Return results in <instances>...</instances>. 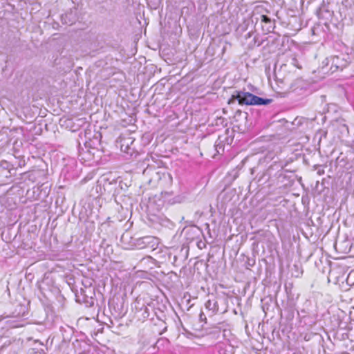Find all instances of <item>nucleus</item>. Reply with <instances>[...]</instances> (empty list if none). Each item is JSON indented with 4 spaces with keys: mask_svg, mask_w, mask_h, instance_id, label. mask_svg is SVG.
<instances>
[{
    "mask_svg": "<svg viewBox=\"0 0 354 354\" xmlns=\"http://www.w3.org/2000/svg\"><path fill=\"white\" fill-rule=\"evenodd\" d=\"M199 318H200L201 321L206 320V317L203 313H201V314L199 315Z\"/></svg>",
    "mask_w": 354,
    "mask_h": 354,
    "instance_id": "obj_14",
    "label": "nucleus"
},
{
    "mask_svg": "<svg viewBox=\"0 0 354 354\" xmlns=\"http://www.w3.org/2000/svg\"><path fill=\"white\" fill-rule=\"evenodd\" d=\"M215 147H216V148L218 147V149H221V148H223V145H220V144H219V145H215Z\"/></svg>",
    "mask_w": 354,
    "mask_h": 354,
    "instance_id": "obj_17",
    "label": "nucleus"
},
{
    "mask_svg": "<svg viewBox=\"0 0 354 354\" xmlns=\"http://www.w3.org/2000/svg\"><path fill=\"white\" fill-rule=\"evenodd\" d=\"M100 145V141L95 138L93 140H90L89 142H86L85 146L86 148H91L93 149H97L98 151V146Z\"/></svg>",
    "mask_w": 354,
    "mask_h": 354,
    "instance_id": "obj_9",
    "label": "nucleus"
},
{
    "mask_svg": "<svg viewBox=\"0 0 354 354\" xmlns=\"http://www.w3.org/2000/svg\"><path fill=\"white\" fill-rule=\"evenodd\" d=\"M62 20L64 24L72 25L73 23H75L76 19L75 17V15H73V12L71 11L70 12L66 13L64 16H62Z\"/></svg>",
    "mask_w": 354,
    "mask_h": 354,
    "instance_id": "obj_7",
    "label": "nucleus"
},
{
    "mask_svg": "<svg viewBox=\"0 0 354 354\" xmlns=\"http://www.w3.org/2000/svg\"><path fill=\"white\" fill-rule=\"evenodd\" d=\"M237 100L239 104L246 105H267L272 102V99H265L253 95L249 92L236 91V95H233L231 100Z\"/></svg>",
    "mask_w": 354,
    "mask_h": 354,
    "instance_id": "obj_2",
    "label": "nucleus"
},
{
    "mask_svg": "<svg viewBox=\"0 0 354 354\" xmlns=\"http://www.w3.org/2000/svg\"><path fill=\"white\" fill-rule=\"evenodd\" d=\"M261 25L263 32L265 34H268L274 30L275 28V21L272 20L267 15H261Z\"/></svg>",
    "mask_w": 354,
    "mask_h": 354,
    "instance_id": "obj_5",
    "label": "nucleus"
},
{
    "mask_svg": "<svg viewBox=\"0 0 354 354\" xmlns=\"http://www.w3.org/2000/svg\"><path fill=\"white\" fill-rule=\"evenodd\" d=\"M318 174H319V175H321V174H324V170H322V171H320V170H319V171H318Z\"/></svg>",
    "mask_w": 354,
    "mask_h": 354,
    "instance_id": "obj_22",
    "label": "nucleus"
},
{
    "mask_svg": "<svg viewBox=\"0 0 354 354\" xmlns=\"http://www.w3.org/2000/svg\"><path fill=\"white\" fill-rule=\"evenodd\" d=\"M141 240L142 243L151 244V246H153L157 242L156 239L153 236H145Z\"/></svg>",
    "mask_w": 354,
    "mask_h": 354,
    "instance_id": "obj_10",
    "label": "nucleus"
},
{
    "mask_svg": "<svg viewBox=\"0 0 354 354\" xmlns=\"http://www.w3.org/2000/svg\"><path fill=\"white\" fill-rule=\"evenodd\" d=\"M290 91L298 95H306L310 92V84L306 80L297 78L291 83Z\"/></svg>",
    "mask_w": 354,
    "mask_h": 354,
    "instance_id": "obj_4",
    "label": "nucleus"
},
{
    "mask_svg": "<svg viewBox=\"0 0 354 354\" xmlns=\"http://www.w3.org/2000/svg\"><path fill=\"white\" fill-rule=\"evenodd\" d=\"M8 354H17L15 351H10Z\"/></svg>",
    "mask_w": 354,
    "mask_h": 354,
    "instance_id": "obj_21",
    "label": "nucleus"
},
{
    "mask_svg": "<svg viewBox=\"0 0 354 354\" xmlns=\"http://www.w3.org/2000/svg\"><path fill=\"white\" fill-rule=\"evenodd\" d=\"M205 308L214 315L218 310V305L215 300H207L205 304Z\"/></svg>",
    "mask_w": 354,
    "mask_h": 354,
    "instance_id": "obj_6",
    "label": "nucleus"
},
{
    "mask_svg": "<svg viewBox=\"0 0 354 354\" xmlns=\"http://www.w3.org/2000/svg\"><path fill=\"white\" fill-rule=\"evenodd\" d=\"M252 35V32H249L246 35H245V38H248V37H250Z\"/></svg>",
    "mask_w": 354,
    "mask_h": 354,
    "instance_id": "obj_15",
    "label": "nucleus"
},
{
    "mask_svg": "<svg viewBox=\"0 0 354 354\" xmlns=\"http://www.w3.org/2000/svg\"><path fill=\"white\" fill-rule=\"evenodd\" d=\"M6 165L8 164V162L6 161H3V162L2 161L1 165V166H6Z\"/></svg>",
    "mask_w": 354,
    "mask_h": 354,
    "instance_id": "obj_20",
    "label": "nucleus"
},
{
    "mask_svg": "<svg viewBox=\"0 0 354 354\" xmlns=\"http://www.w3.org/2000/svg\"><path fill=\"white\" fill-rule=\"evenodd\" d=\"M335 124L341 127L342 131H346L348 133V126L346 124L343 123L342 120H336Z\"/></svg>",
    "mask_w": 354,
    "mask_h": 354,
    "instance_id": "obj_12",
    "label": "nucleus"
},
{
    "mask_svg": "<svg viewBox=\"0 0 354 354\" xmlns=\"http://www.w3.org/2000/svg\"><path fill=\"white\" fill-rule=\"evenodd\" d=\"M1 319H1V318H0V321H1Z\"/></svg>",
    "mask_w": 354,
    "mask_h": 354,
    "instance_id": "obj_24",
    "label": "nucleus"
},
{
    "mask_svg": "<svg viewBox=\"0 0 354 354\" xmlns=\"http://www.w3.org/2000/svg\"><path fill=\"white\" fill-rule=\"evenodd\" d=\"M288 173L287 170L283 169V165L281 162H274L268 167L264 176H268L269 186L283 187L290 183Z\"/></svg>",
    "mask_w": 354,
    "mask_h": 354,
    "instance_id": "obj_1",
    "label": "nucleus"
},
{
    "mask_svg": "<svg viewBox=\"0 0 354 354\" xmlns=\"http://www.w3.org/2000/svg\"><path fill=\"white\" fill-rule=\"evenodd\" d=\"M215 147H216V148L218 147V149H221V148H223V145H220V144H219V145H215Z\"/></svg>",
    "mask_w": 354,
    "mask_h": 354,
    "instance_id": "obj_18",
    "label": "nucleus"
},
{
    "mask_svg": "<svg viewBox=\"0 0 354 354\" xmlns=\"http://www.w3.org/2000/svg\"><path fill=\"white\" fill-rule=\"evenodd\" d=\"M80 295L83 296L82 301L84 303L89 304V306H93L94 304L93 298L91 296L88 297L86 295V291L83 289H81L80 290Z\"/></svg>",
    "mask_w": 354,
    "mask_h": 354,
    "instance_id": "obj_8",
    "label": "nucleus"
},
{
    "mask_svg": "<svg viewBox=\"0 0 354 354\" xmlns=\"http://www.w3.org/2000/svg\"><path fill=\"white\" fill-rule=\"evenodd\" d=\"M6 165L8 164V162L6 161H3V162L2 161L1 165V166H6Z\"/></svg>",
    "mask_w": 354,
    "mask_h": 354,
    "instance_id": "obj_19",
    "label": "nucleus"
},
{
    "mask_svg": "<svg viewBox=\"0 0 354 354\" xmlns=\"http://www.w3.org/2000/svg\"><path fill=\"white\" fill-rule=\"evenodd\" d=\"M165 182L168 185H171L172 183V177L169 173H164L162 174V178H160V183Z\"/></svg>",
    "mask_w": 354,
    "mask_h": 354,
    "instance_id": "obj_11",
    "label": "nucleus"
},
{
    "mask_svg": "<svg viewBox=\"0 0 354 354\" xmlns=\"http://www.w3.org/2000/svg\"><path fill=\"white\" fill-rule=\"evenodd\" d=\"M75 297H76V300H78L79 301H81V299H80V295H78L77 294V292L75 293Z\"/></svg>",
    "mask_w": 354,
    "mask_h": 354,
    "instance_id": "obj_16",
    "label": "nucleus"
},
{
    "mask_svg": "<svg viewBox=\"0 0 354 354\" xmlns=\"http://www.w3.org/2000/svg\"><path fill=\"white\" fill-rule=\"evenodd\" d=\"M351 62V58L348 53H339L327 59V64L330 63V70H332V73L337 70L342 71L348 66Z\"/></svg>",
    "mask_w": 354,
    "mask_h": 354,
    "instance_id": "obj_3",
    "label": "nucleus"
},
{
    "mask_svg": "<svg viewBox=\"0 0 354 354\" xmlns=\"http://www.w3.org/2000/svg\"><path fill=\"white\" fill-rule=\"evenodd\" d=\"M236 113H241V111L238 110V111H236Z\"/></svg>",
    "mask_w": 354,
    "mask_h": 354,
    "instance_id": "obj_23",
    "label": "nucleus"
},
{
    "mask_svg": "<svg viewBox=\"0 0 354 354\" xmlns=\"http://www.w3.org/2000/svg\"><path fill=\"white\" fill-rule=\"evenodd\" d=\"M306 310H301L300 312H298V315L299 316L301 317H306Z\"/></svg>",
    "mask_w": 354,
    "mask_h": 354,
    "instance_id": "obj_13",
    "label": "nucleus"
}]
</instances>
